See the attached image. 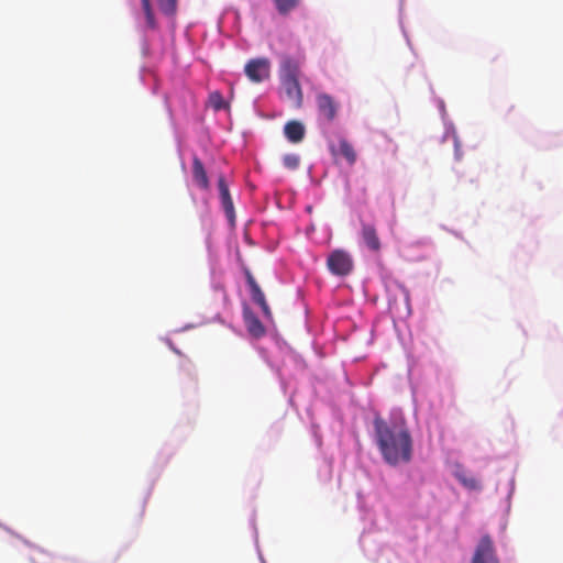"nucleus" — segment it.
<instances>
[{"label":"nucleus","instance_id":"1","mask_svg":"<svg viewBox=\"0 0 563 563\" xmlns=\"http://www.w3.org/2000/svg\"><path fill=\"white\" fill-rule=\"evenodd\" d=\"M373 427L377 448L387 464L397 466L411 461L413 443L405 420L387 421L376 415Z\"/></svg>","mask_w":563,"mask_h":563},{"label":"nucleus","instance_id":"21","mask_svg":"<svg viewBox=\"0 0 563 563\" xmlns=\"http://www.w3.org/2000/svg\"><path fill=\"white\" fill-rule=\"evenodd\" d=\"M262 308V311L265 317L271 318L272 312L266 301H264V305H258Z\"/></svg>","mask_w":563,"mask_h":563},{"label":"nucleus","instance_id":"7","mask_svg":"<svg viewBox=\"0 0 563 563\" xmlns=\"http://www.w3.org/2000/svg\"><path fill=\"white\" fill-rule=\"evenodd\" d=\"M243 320L249 333L254 338H261L265 334V328L256 314L249 308L243 309Z\"/></svg>","mask_w":563,"mask_h":563},{"label":"nucleus","instance_id":"5","mask_svg":"<svg viewBox=\"0 0 563 563\" xmlns=\"http://www.w3.org/2000/svg\"><path fill=\"white\" fill-rule=\"evenodd\" d=\"M316 103L319 119L325 123L333 122L339 111V103L335 99L328 93L320 92L316 96Z\"/></svg>","mask_w":563,"mask_h":563},{"label":"nucleus","instance_id":"3","mask_svg":"<svg viewBox=\"0 0 563 563\" xmlns=\"http://www.w3.org/2000/svg\"><path fill=\"white\" fill-rule=\"evenodd\" d=\"M328 269L336 276H347L354 267L351 254L344 250L332 251L327 258Z\"/></svg>","mask_w":563,"mask_h":563},{"label":"nucleus","instance_id":"11","mask_svg":"<svg viewBox=\"0 0 563 563\" xmlns=\"http://www.w3.org/2000/svg\"><path fill=\"white\" fill-rule=\"evenodd\" d=\"M218 188L223 209L228 218L232 219L234 217V207L232 198L230 196L228 184L223 175H220L218 178Z\"/></svg>","mask_w":563,"mask_h":563},{"label":"nucleus","instance_id":"12","mask_svg":"<svg viewBox=\"0 0 563 563\" xmlns=\"http://www.w3.org/2000/svg\"><path fill=\"white\" fill-rule=\"evenodd\" d=\"M245 278L253 301L256 302L257 305H264V301H266L265 295L249 269L245 271Z\"/></svg>","mask_w":563,"mask_h":563},{"label":"nucleus","instance_id":"15","mask_svg":"<svg viewBox=\"0 0 563 563\" xmlns=\"http://www.w3.org/2000/svg\"><path fill=\"white\" fill-rule=\"evenodd\" d=\"M209 103L216 111L224 110L229 107L220 91H212L209 95Z\"/></svg>","mask_w":563,"mask_h":563},{"label":"nucleus","instance_id":"4","mask_svg":"<svg viewBox=\"0 0 563 563\" xmlns=\"http://www.w3.org/2000/svg\"><path fill=\"white\" fill-rule=\"evenodd\" d=\"M244 73L252 82L260 84L269 78L271 62L266 57L250 59L244 67Z\"/></svg>","mask_w":563,"mask_h":563},{"label":"nucleus","instance_id":"10","mask_svg":"<svg viewBox=\"0 0 563 563\" xmlns=\"http://www.w3.org/2000/svg\"><path fill=\"white\" fill-rule=\"evenodd\" d=\"M192 179L200 189L208 190L210 188L207 170L198 156L192 157Z\"/></svg>","mask_w":563,"mask_h":563},{"label":"nucleus","instance_id":"18","mask_svg":"<svg viewBox=\"0 0 563 563\" xmlns=\"http://www.w3.org/2000/svg\"><path fill=\"white\" fill-rule=\"evenodd\" d=\"M283 163L286 168L294 170L298 168L300 158L296 154H286L283 157Z\"/></svg>","mask_w":563,"mask_h":563},{"label":"nucleus","instance_id":"16","mask_svg":"<svg viewBox=\"0 0 563 563\" xmlns=\"http://www.w3.org/2000/svg\"><path fill=\"white\" fill-rule=\"evenodd\" d=\"M161 11L167 15H174L177 9V0H157Z\"/></svg>","mask_w":563,"mask_h":563},{"label":"nucleus","instance_id":"9","mask_svg":"<svg viewBox=\"0 0 563 563\" xmlns=\"http://www.w3.org/2000/svg\"><path fill=\"white\" fill-rule=\"evenodd\" d=\"M285 137L294 144L300 143L306 135V128L298 120H290L284 125Z\"/></svg>","mask_w":563,"mask_h":563},{"label":"nucleus","instance_id":"17","mask_svg":"<svg viewBox=\"0 0 563 563\" xmlns=\"http://www.w3.org/2000/svg\"><path fill=\"white\" fill-rule=\"evenodd\" d=\"M457 479L464 487H466L468 489H479L481 488L479 482L473 476L460 474V475H457Z\"/></svg>","mask_w":563,"mask_h":563},{"label":"nucleus","instance_id":"20","mask_svg":"<svg viewBox=\"0 0 563 563\" xmlns=\"http://www.w3.org/2000/svg\"><path fill=\"white\" fill-rule=\"evenodd\" d=\"M398 288L402 292L405 303L409 305V292H408V290L402 285H398Z\"/></svg>","mask_w":563,"mask_h":563},{"label":"nucleus","instance_id":"8","mask_svg":"<svg viewBox=\"0 0 563 563\" xmlns=\"http://www.w3.org/2000/svg\"><path fill=\"white\" fill-rule=\"evenodd\" d=\"M361 235L365 245L375 253H378L382 249L380 240L378 238L376 228L371 223L362 222Z\"/></svg>","mask_w":563,"mask_h":563},{"label":"nucleus","instance_id":"6","mask_svg":"<svg viewBox=\"0 0 563 563\" xmlns=\"http://www.w3.org/2000/svg\"><path fill=\"white\" fill-rule=\"evenodd\" d=\"M472 563H499L494 542L488 534L481 538L472 558Z\"/></svg>","mask_w":563,"mask_h":563},{"label":"nucleus","instance_id":"19","mask_svg":"<svg viewBox=\"0 0 563 563\" xmlns=\"http://www.w3.org/2000/svg\"><path fill=\"white\" fill-rule=\"evenodd\" d=\"M141 1H142V8H143V11L145 13L148 26L150 27H154L155 26V19H154L153 10H152V7H151V1L150 0H141Z\"/></svg>","mask_w":563,"mask_h":563},{"label":"nucleus","instance_id":"2","mask_svg":"<svg viewBox=\"0 0 563 563\" xmlns=\"http://www.w3.org/2000/svg\"><path fill=\"white\" fill-rule=\"evenodd\" d=\"M300 64L292 57L285 56L280 63V89L288 101L299 109L303 103V92L299 82Z\"/></svg>","mask_w":563,"mask_h":563},{"label":"nucleus","instance_id":"14","mask_svg":"<svg viewBox=\"0 0 563 563\" xmlns=\"http://www.w3.org/2000/svg\"><path fill=\"white\" fill-rule=\"evenodd\" d=\"M277 11L286 15L294 9H296L300 0H274Z\"/></svg>","mask_w":563,"mask_h":563},{"label":"nucleus","instance_id":"13","mask_svg":"<svg viewBox=\"0 0 563 563\" xmlns=\"http://www.w3.org/2000/svg\"><path fill=\"white\" fill-rule=\"evenodd\" d=\"M340 154L347 161L350 165H353L356 161V153L353 146L345 140L342 139L339 142Z\"/></svg>","mask_w":563,"mask_h":563}]
</instances>
